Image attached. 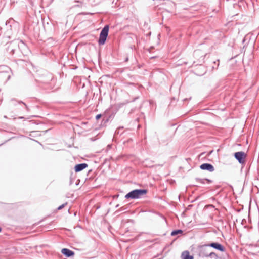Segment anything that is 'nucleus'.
I'll list each match as a JSON object with an SVG mask.
<instances>
[{
    "instance_id": "obj_15",
    "label": "nucleus",
    "mask_w": 259,
    "mask_h": 259,
    "mask_svg": "<svg viewBox=\"0 0 259 259\" xmlns=\"http://www.w3.org/2000/svg\"><path fill=\"white\" fill-rule=\"evenodd\" d=\"M10 75H8V78H7V80L9 79L10 78Z\"/></svg>"
},
{
    "instance_id": "obj_10",
    "label": "nucleus",
    "mask_w": 259,
    "mask_h": 259,
    "mask_svg": "<svg viewBox=\"0 0 259 259\" xmlns=\"http://www.w3.org/2000/svg\"><path fill=\"white\" fill-rule=\"evenodd\" d=\"M183 233V231L182 230H174L171 233V236H175L177 234H182Z\"/></svg>"
},
{
    "instance_id": "obj_14",
    "label": "nucleus",
    "mask_w": 259,
    "mask_h": 259,
    "mask_svg": "<svg viewBox=\"0 0 259 259\" xmlns=\"http://www.w3.org/2000/svg\"><path fill=\"white\" fill-rule=\"evenodd\" d=\"M1 74L2 75H3L6 74V73H1Z\"/></svg>"
},
{
    "instance_id": "obj_12",
    "label": "nucleus",
    "mask_w": 259,
    "mask_h": 259,
    "mask_svg": "<svg viewBox=\"0 0 259 259\" xmlns=\"http://www.w3.org/2000/svg\"><path fill=\"white\" fill-rule=\"evenodd\" d=\"M101 117V114H98L96 116V119L97 120H98L99 119H100Z\"/></svg>"
},
{
    "instance_id": "obj_3",
    "label": "nucleus",
    "mask_w": 259,
    "mask_h": 259,
    "mask_svg": "<svg viewBox=\"0 0 259 259\" xmlns=\"http://www.w3.org/2000/svg\"><path fill=\"white\" fill-rule=\"evenodd\" d=\"M234 156L240 163L242 164L244 163V159L246 157V154L244 152L240 151L236 152L234 153Z\"/></svg>"
},
{
    "instance_id": "obj_17",
    "label": "nucleus",
    "mask_w": 259,
    "mask_h": 259,
    "mask_svg": "<svg viewBox=\"0 0 259 259\" xmlns=\"http://www.w3.org/2000/svg\"><path fill=\"white\" fill-rule=\"evenodd\" d=\"M20 103H22V104H24V105H25V103H24V102H21Z\"/></svg>"
},
{
    "instance_id": "obj_4",
    "label": "nucleus",
    "mask_w": 259,
    "mask_h": 259,
    "mask_svg": "<svg viewBox=\"0 0 259 259\" xmlns=\"http://www.w3.org/2000/svg\"><path fill=\"white\" fill-rule=\"evenodd\" d=\"M205 246L213 247L214 249H217L222 252H224L225 251L224 247H223L221 244L218 243L213 242L209 244L205 245Z\"/></svg>"
},
{
    "instance_id": "obj_2",
    "label": "nucleus",
    "mask_w": 259,
    "mask_h": 259,
    "mask_svg": "<svg viewBox=\"0 0 259 259\" xmlns=\"http://www.w3.org/2000/svg\"><path fill=\"white\" fill-rule=\"evenodd\" d=\"M108 31L109 26L108 25L105 26L100 34L99 39L98 40L99 45H103L105 44L108 34Z\"/></svg>"
},
{
    "instance_id": "obj_18",
    "label": "nucleus",
    "mask_w": 259,
    "mask_h": 259,
    "mask_svg": "<svg viewBox=\"0 0 259 259\" xmlns=\"http://www.w3.org/2000/svg\"><path fill=\"white\" fill-rule=\"evenodd\" d=\"M1 231V228H0V232Z\"/></svg>"
},
{
    "instance_id": "obj_7",
    "label": "nucleus",
    "mask_w": 259,
    "mask_h": 259,
    "mask_svg": "<svg viewBox=\"0 0 259 259\" xmlns=\"http://www.w3.org/2000/svg\"><path fill=\"white\" fill-rule=\"evenodd\" d=\"M61 252L67 257H70L74 254V252L67 248L62 249Z\"/></svg>"
},
{
    "instance_id": "obj_9",
    "label": "nucleus",
    "mask_w": 259,
    "mask_h": 259,
    "mask_svg": "<svg viewBox=\"0 0 259 259\" xmlns=\"http://www.w3.org/2000/svg\"><path fill=\"white\" fill-rule=\"evenodd\" d=\"M196 181L199 183L201 184H205V181H207V183H210L211 182V181L207 179H200V178H196Z\"/></svg>"
},
{
    "instance_id": "obj_6",
    "label": "nucleus",
    "mask_w": 259,
    "mask_h": 259,
    "mask_svg": "<svg viewBox=\"0 0 259 259\" xmlns=\"http://www.w3.org/2000/svg\"><path fill=\"white\" fill-rule=\"evenodd\" d=\"M87 167H88L87 164L81 163V164L76 165L74 169H75V172H79V171L82 170L83 169H84V168H85Z\"/></svg>"
},
{
    "instance_id": "obj_13",
    "label": "nucleus",
    "mask_w": 259,
    "mask_h": 259,
    "mask_svg": "<svg viewBox=\"0 0 259 259\" xmlns=\"http://www.w3.org/2000/svg\"><path fill=\"white\" fill-rule=\"evenodd\" d=\"M214 255H215V253H214V252H211V253H210L209 254V256H211V257H212V256H214Z\"/></svg>"
},
{
    "instance_id": "obj_5",
    "label": "nucleus",
    "mask_w": 259,
    "mask_h": 259,
    "mask_svg": "<svg viewBox=\"0 0 259 259\" xmlns=\"http://www.w3.org/2000/svg\"><path fill=\"white\" fill-rule=\"evenodd\" d=\"M200 167L202 170H207L210 172H212L214 170L213 166L209 163H203L200 165Z\"/></svg>"
},
{
    "instance_id": "obj_16",
    "label": "nucleus",
    "mask_w": 259,
    "mask_h": 259,
    "mask_svg": "<svg viewBox=\"0 0 259 259\" xmlns=\"http://www.w3.org/2000/svg\"><path fill=\"white\" fill-rule=\"evenodd\" d=\"M19 118H20V119L24 118V117H19Z\"/></svg>"
},
{
    "instance_id": "obj_8",
    "label": "nucleus",
    "mask_w": 259,
    "mask_h": 259,
    "mask_svg": "<svg viewBox=\"0 0 259 259\" xmlns=\"http://www.w3.org/2000/svg\"><path fill=\"white\" fill-rule=\"evenodd\" d=\"M181 257L182 259H194L193 256L190 255L188 251H184L181 255Z\"/></svg>"
},
{
    "instance_id": "obj_1",
    "label": "nucleus",
    "mask_w": 259,
    "mask_h": 259,
    "mask_svg": "<svg viewBox=\"0 0 259 259\" xmlns=\"http://www.w3.org/2000/svg\"><path fill=\"white\" fill-rule=\"evenodd\" d=\"M147 192V190L145 189H135L128 193L125 196V198L133 199H138L145 195Z\"/></svg>"
},
{
    "instance_id": "obj_11",
    "label": "nucleus",
    "mask_w": 259,
    "mask_h": 259,
    "mask_svg": "<svg viewBox=\"0 0 259 259\" xmlns=\"http://www.w3.org/2000/svg\"><path fill=\"white\" fill-rule=\"evenodd\" d=\"M66 205V203L65 204H63L62 205H61V206H60L58 208V210H60L62 208H63L65 205Z\"/></svg>"
}]
</instances>
